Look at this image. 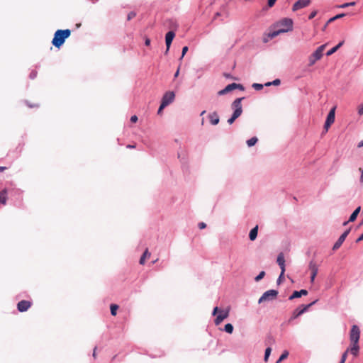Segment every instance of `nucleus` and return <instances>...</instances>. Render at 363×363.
Segmentation results:
<instances>
[{"label": "nucleus", "instance_id": "f704fd0d", "mask_svg": "<svg viewBox=\"0 0 363 363\" xmlns=\"http://www.w3.org/2000/svg\"><path fill=\"white\" fill-rule=\"evenodd\" d=\"M185 153L182 151L181 152H178V158L180 160L181 162H185L186 157H185Z\"/></svg>", "mask_w": 363, "mask_h": 363}, {"label": "nucleus", "instance_id": "aec40b11", "mask_svg": "<svg viewBox=\"0 0 363 363\" xmlns=\"http://www.w3.org/2000/svg\"><path fill=\"white\" fill-rule=\"evenodd\" d=\"M346 15H347V13H341L337 14L335 16L329 18L328 21H327V23H325L324 28H325L329 23H332V22H335V21L342 18L345 17Z\"/></svg>", "mask_w": 363, "mask_h": 363}, {"label": "nucleus", "instance_id": "423d86ee", "mask_svg": "<svg viewBox=\"0 0 363 363\" xmlns=\"http://www.w3.org/2000/svg\"><path fill=\"white\" fill-rule=\"evenodd\" d=\"M326 46V44L319 46L315 51L309 57V65L311 66L315 63V62L320 60L323 56V52Z\"/></svg>", "mask_w": 363, "mask_h": 363}, {"label": "nucleus", "instance_id": "f257e3e1", "mask_svg": "<svg viewBox=\"0 0 363 363\" xmlns=\"http://www.w3.org/2000/svg\"><path fill=\"white\" fill-rule=\"evenodd\" d=\"M360 338V330L357 325H353L350 332V347L342 353L341 359L346 361L347 354L350 352L354 357H357L359 352V340Z\"/></svg>", "mask_w": 363, "mask_h": 363}, {"label": "nucleus", "instance_id": "cd10ccee", "mask_svg": "<svg viewBox=\"0 0 363 363\" xmlns=\"http://www.w3.org/2000/svg\"><path fill=\"white\" fill-rule=\"evenodd\" d=\"M118 309V306L114 303L111 304L110 310L111 314L115 316L117 314V310Z\"/></svg>", "mask_w": 363, "mask_h": 363}, {"label": "nucleus", "instance_id": "5701e85b", "mask_svg": "<svg viewBox=\"0 0 363 363\" xmlns=\"http://www.w3.org/2000/svg\"><path fill=\"white\" fill-rule=\"evenodd\" d=\"M308 268L311 271V273L318 274V266L313 259H312L309 262Z\"/></svg>", "mask_w": 363, "mask_h": 363}, {"label": "nucleus", "instance_id": "2f4dec72", "mask_svg": "<svg viewBox=\"0 0 363 363\" xmlns=\"http://www.w3.org/2000/svg\"><path fill=\"white\" fill-rule=\"evenodd\" d=\"M265 276V272L264 271H262L259 273L258 275H257L255 277V281H259L261 279H262Z\"/></svg>", "mask_w": 363, "mask_h": 363}, {"label": "nucleus", "instance_id": "dca6fc26", "mask_svg": "<svg viewBox=\"0 0 363 363\" xmlns=\"http://www.w3.org/2000/svg\"><path fill=\"white\" fill-rule=\"evenodd\" d=\"M335 107L332 108L328 113L325 121L328 123L333 124L335 121Z\"/></svg>", "mask_w": 363, "mask_h": 363}, {"label": "nucleus", "instance_id": "c756f323", "mask_svg": "<svg viewBox=\"0 0 363 363\" xmlns=\"http://www.w3.org/2000/svg\"><path fill=\"white\" fill-rule=\"evenodd\" d=\"M271 352H272V348L268 347L265 349V352H264V360L265 362H267L270 354H271Z\"/></svg>", "mask_w": 363, "mask_h": 363}, {"label": "nucleus", "instance_id": "6e6d98bb", "mask_svg": "<svg viewBox=\"0 0 363 363\" xmlns=\"http://www.w3.org/2000/svg\"><path fill=\"white\" fill-rule=\"evenodd\" d=\"M235 120H233V118L232 117H230L228 119V123L229 124H233L234 123Z\"/></svg>", "mask_w": 363, "mask_h": 363}, {"label": "nucleus", "instance_id": "39448f33", "mask_svg": "<svg viewBox=\"0 0 363 363\" xmlns=\"http://www.w3.org/2000/svg\"><path fill=\"white\" fill-rule=\"evenodd\" d=\"M279 292L275 289H270L265 291L258 300V303H262L264 301H271L275 299Z\"/></svg>", "mask_w": 363, "mask_h": 363}, {"label": "nucleus", "instance_id": "a878e982", "mask_svg": "<svg viewBox=\"0 0 363 363\" xmlns=\"http://www.w3.org/2000/svg\"><path fill=\"white\" fill-rule=\"evenodd\" d=\"M258 141V139L257 137H252L250 139L247 140V145L248 147H252L254 146Z\"/></svg>", "mask_w": 363, "mask_h": 363}, {"label": "nucleus", "instance_id": "473e14b6", "mask_svg": "<svg viewBox=\"0 0 363 363\" xmlns=\"http://www.w3.org/2000/svg\"><path fill=\"white\" fill-rule=\"evenodd\" d=\"M284 272H285V271H281V274H279V277L277 279V284H280L282 282V281L284 280Z\"/></svg>", "mask_w": 363, "mask_h": 363}, {"label": "nucleus", "instance_id": "4c0bfd02", "mask_svg": "<svg viewBox=\"0 0 363 363\" xmlns=\"http://www.w3.org/2000/svg\"><path fill=\"white\" fill-rule=\"evenodd\" d=\"M136 16V13L134 12V11H130L128 16H127V19L128 21H130L131 20L132 18H133L135 16Z\"/></svg>", "mask_w": 363, "mask_h": 363}, {"label": "nucleus", "instance_id": "f03ea898", "mask_svg": "<svg viewBox=\"0 0 363 363\" xmlns=\"http://www.w3.org/2000/svg\"><path fill=\"white\" fill-rule=\"evenodd\" d=\"M293 20L289 18H284L277 21L274 27V30L270 32L268 36L272 39L279 35L281 33H286L293 30Z\"/></svg>", "mask_w": 363, "mask_h": 363}, {"label": "nucleus", "instance_id": "864d4df0", "mask_svg": "<svg viewBox=\"0 0 363 363\" xmlns=\"http://www.w3.org/2000/svg\"><path fill=\"white\" fill-rule=\"evenodd\" d=\"M344 44V41H340L337 45H335V47L337 48V50L341 48L342 46V45Z\"/></svg>", "mask_w": 363, "mask_h": 363}, {"label": "nucleus", "instance_id": "69168bd1", "mask_svg": "<svg viewBox=\"0 0 363 363\" xmlns=\"http://www.w3.org/2000/svg\"><path fill=\"white\" fill-rule=\"evenodd\" d=\"M135 147V145H127V148H134Z\"/></svg>", "mask_w": 363, "mask_h": 363}, {"label": "nucleus", "instance_id": "7c9ffc66", "mask_svg": "<svg viewBox=\"0 0 363 363\" xmlns=\"http://www.w3.org/2000/svg\"><path fill=\"white\" fill-rule=\"evenodd\" d=\"M252 87L255 89L256 91H260L263 89L264 84L259 83H253L252 84Z\"/></svg>", "mask_w": 363, "mask_h": 363}, {"label": "nucleus", "instance_id": "4468645a", "mask_svg": "<svg viewBox=\"0 0 363 363\" xmlns=\"http://www.w3.org/2000/svg\"><path fill=\"white\" fill-rule=\"evenodd\" d=\"M228 316V311H220L214 320L216 325H218L224 319Z\"/></svg>", "mask_w": 363, "mask_h": 363}, {"label": "nucleus", "instance_id": "ddd939ff", "mask_svg": "<svg viewBox=\"0 0 363 363\" xmlns=\"http://www.w3.org/2000/svg\"><path fill=\"white\" fill-rule=\"evenodd\" d=\"M308 291L306 289H301L300 291H294L291 295L289 297V300H293L294 298H300L302 296H306Z\"/></svg>", "mask_w": 363, "mask_h": 363}, {"label": "nucleus", "instance_id": "0eeeda50", "mask_svg": "<svg viewBox=\"0 0 363 363\" xmlns=\"http://www.w3.org/2000/svg\"><path fill=\"white\" fill-rule=\"evenodd\" d=\"M245 99V97H240L235 99L231 104V108L233 109V113L240 117L242 113V101Z\"/></svg>", "mask_w": 363, "mask_h": 363}, {"label": "nucleus", "instance_id": "09e8293b", "mask_svg": "<svg viewBox=\"0 0 363 363\" xmlns=\"http://www.w3.org/2000/svg\"><path fill=\"white\" fill-rule=\"evenodd\" d=\"M206 227V224L203 222H201L199 223V228L200 229H204Z\"/></svg>", "mask_w": 363, "mask_h": 363}, {"label": "nucleus", "instance_id": "f3484780", "mask_svg": "<svg viewBox=\"0 0 363 363\" xmlns=\"http://www.w3.org/2000/svg\"><path fill=\"white\" fill-rule=\"evenodd\" d=\"M277 262L280 267L281 271H285V259L284 254L282 252L278 255Z\"/></svg>", "mask_w": 363, "mask_h": 363}, {"label": "nucleus", "instance_id": "de8ad7c7", "mask_svg": "<svg viewBox=\"0 0 363 363\" xmlns=\"http://www.w3.org/2000/svg\"><path fill=\"white\" fill-rule=\"evenodd\" d=\"M138 118L137 116L133 115V116H131V118H130V121H131L132 123H136V122L138 121Z\"/></svg>", "mask_w": 363, "mask_h": 363}, {"label": "nucleus", "instance_id": "49530a36", "mask_svg": "<svg viewBox=\"0 0 363 363\" xmlns=\"http://www.w3.org/2000/svg\"><path fill=\"white\" fill-rule=\"evenodd\" d=\"M331 125L332 124L328 123V122L325 121L324 129H325V132H327L328 130V128L330 127Z\"/></svg>", "mask_w": 363, "mask_h": 363}, {"label": "nucleus", "instance_id": "603ef678", "mask_svg": "<svg viewBox=\"0 0 363 363\" xmlns=\"http://www.w3.org/2000/svg\"><path fill=\"white\" fill-rule=\"evenodd\" d=\"M344 44V41H340L337 45H335V47L337 48V50L341 48L342 46V45Z\"/></svg>", "mask_w": 363, "mask_h": 363}, {"label": "nucleus", "instance_id": "c03bdc74", "mask_svg": "<svg viewBox=\"0 0 363 363\" xmlns=\"http://www.w3.org/2000/svg\"><path fill=\"white\" fill-rule=\"evenodd\" d=\"M358 114L360 116L363 115V104L358 107Z\"/></svg>", "mask_w": 363, "mask_h": 363}, {"label": "nucleus", "instance_id": "72a5a7b5", "mask_svg": "<svg viewBox=\"0 0 363 363\" xmlns=\"http://www.w3.org/2000/svg\"><path fill=\"white\" fill-rule=\"evenodd\" d=\"M233 86H235L234 89H239L240 91L245 90L244 86L241 84L233 83Z\"/></svg>", "mask_w": 363, "mask_h": 363}, {"label": "nucleus", "instance_id": "bf43d9fd", "mask_svg": "<svg viewBox=\"0 0 363 363\" xmlns=\"http://www.w3.org/2000/svg\"><path fill=\"white\" fill-rule=\"evenodd\" d=\"M96 349H97V347H95L94 348V351H93V354H92V355H93V357H94V358H96Z\"/></svg>", "mask_w": 363, "mask_h": 363}, {"label": "nucleus", "instance_id": "6ab92c4d", "mask_svg": "<svg viewBox=\"0 0 363 363\" xmlns=\"http://www.w3.org/2000/svg\"><path fill=\"white\" fill-rule=\"evenodd\" d=\"M257 233H258V225H256L250 230V233H249V239L251 241H254L257 237Z\"/></svg>", "mask_w": 363, "mask_h": 363}, {"label": "nucleus", "instance_id": "37998d69", "mask_svg": "<svg viewBox=\"0 0 363 363\" xmlns=\"http://www.w3.org/2000/svg\"><path fill=\"white\" fill-rule=\"evenodd\" d=\"M166 106L164 105H163L162 104H160V106H159V108L157 110V114H161L163 109L165 108Z\"/></svg>", "mask_w": 363, "mask_h": 363}, {"label": "nucleus", "instance_id": "a19ab883", "mask_svg": "<svg viewBox=\"0 0 363 363\" xmlns=\"http://www.w3.org/2000/svg\"><path fill=\"white\" fill-rule=\"evenodd\" d=\"M317 13L318 11H313L308 16V19L309 20H311L313 19L316 15H317Z\"/></svg>", "mask_w": 363, "mask_h": 363}, {"label": "nucleus", "instance_id": "338daca9", "mask_svg": "<svg viewBox=\"0 0 363 363\" xmlns=\"http://www.w3.org/2000/svg\"><path fill=\"white\" fill-rule=\"evenodd\" d=\"M27 105L30 107V108H33V107H35V106H37L36 105H32V104H30L27 102Z\"/></svg>", "mask_w": 363, "mask_h": 363}, {"label": "nucleus", "instance_id": "4d7b16f0", "mask_svg": "<svg viewBox=\"0 0 363 363\" xmlns=\"http://www.w3.org/2000/svg\"><path fill=\"white\" fill-rule=\"evenodd\" d=\"M145 44L147 46H149L150 45V40L149 38H146L145 40Z\"/></svg>", "mask_w": 363, "mask_h": 363}, {"label": "nucleus", "instance_id": "20e7f679", "mask_svg": "<svg viewBox=\"0 0 363 363\" xmlns=\"http://www.w3.org/2000/svg\"><path fill=\"white\" fill-rule=\"evenodd\" d=\"M318 299L312 301L311 303L306 304V305H301L299 307L296 308L292 313V315L289 319V323H291L293 320L297 318L304 313H306L308 308L314 305L315 303H317Z\"/></svg>", "mask_w": 363, "mask_h": 363}, {"label": "nucleus", "instance_id": "052dcab7", "mask_svg": "<svg viewBox=\"0 0 363 363\" xmlns=\"http://www.w3.org/2000/svg\"><path fill=\"white\" fill-rule=\"evenodd\" d=\"M357 147H363V140H361V141L358 143Z\"/></svg>", "mask_w": 363, "mask_h": 363}, {"label": "nucleus", "instance_id": "5fc2aeb1", "mask_svg": "<svg viewBox=\"0 0 363 363\" xmlns=\"http://www.w3.org/2000/svg\"><path fill=\"white\" fill-rule=\"evenodd\" d=\"M223 75L227 79H233V76L230 74L224 73Z\"/></svg>", "mask_w": 363, "mask_h": 363}, {"label": "nucleus", "instance_id": "a211bd4d", "mask_svg": "<svg viewBox=\"0 0 363 363\" xmlns=\"http://www.w3.org/2000/svg\"><path fill=\"white\" fill-rule=\"evenodd\" d=\"M234 86L233 83L227 85L224 89L220 90L218 92V96H223V95H225L226 94H228V92L234 90Z\"/></svg>", "mask_w": 363, "mask_h": 363}, {"label": "nucleus", "instance_id": "1a4fd4ad", "mask_svg": "<svg viewBox=\"0 0 363 363\" xmlns=\"http://www.w3.org/2000/svg\"><path fill=\"white\" fill-rule=\"evenodd\" d=\"M350 232V228L346 230L337 239V240L335 242L333 247V250H337L340 247L343 242L345 240L346 238L347 237L348 234Z\"/></svg>", "mask_w": 363, "mask_h": 363}, {"label": "nucleus", "instance_id": "4be33fe9", "mask_svg": "<svg viewBox=\"0 0 363 363\" xmlns=\"http://www.w3.org/2000/svg\"><path fill=\"white\" fill-rule=\"evenodd\" d=\"M7 200V189H4L0 191V203L2 204H6Z\"/></svg>", "mask_w": 363, "mask_h": 363}, {"label": "nucleus", "instance_id": "a18cd8bd", "mask_svg": "<svg viewBox=\"0 0 363 363\" xmlns=\"http://www.w3.org/2000/svg\"><path fill=\"white\" fill-rule=\"evenodd\" d=\"M220 311H221V310H220V309H219V308H218V306H216V307H215V308H213V312H212V315L215 316V315L217 314V313H218V312H219V313H220Z\"/></svg>", "mask_w": 363, "mask_h": 363}, {"label": "nucleus", "instance_id": "0e129e2a", "mask_svg": "<svg viewBox=\"0 0 363 363\" xmlns=\"http://www.w3.org/2000/svg\"><path fill=\"white\" fill-rule=\"evenodd\" d=\"M230 117H232L233 118V120H235V121L238 118V116H237L236 115H234L233 113L231 115Z\"/></svg>", "mask_w": 363, "mask_h": 363}, {"label": "nucleus", "instance_id": "774afa93", "mask_svg": "<svg viewBox=\"0 0 363 363\" xmlns=\"http://www.w3.org/2000/svg\"><path fill=\"white\" fill-rule=\"evenodd\" d=\"M5 169V167H0V172H3Z\"/></svg>", "mask_w": 363, "mask_h": 363}, {"label": "nucleus", "instance_id": "7ed1b4c3", "mask_svg": "<svg viewBox=\"0 0 363 363\" xmlns=\"http://www.w3.org/2000/svg\"><path fill=\"white\" fill-rule=\"evenodd\" d=\"M71 35L69 29H58L54 33V37L52 40V44L57 48L60 49L65 43L67 38Z\"/></svg>", "mask_w": 363, "mask_h": 363}, {"label": "nucleus", "instance_id": "c9c22d12", "mask_svg": "<svg viewBox=\"0 0 363 363\" xmlns=\"http://www.w3.org/2000/svg\"><path fill=\"white\" fill-rule=\"evenodd\" d=\"M337 51V48L334 46L326 52L327 56H330Z\"/></svg>", "mask_w": 363, "mask_h": 363}, {"label": "nucleus", "instance_id": "393cba45", "mask_svg": "<svg viewBox=\"0 0 363 363\" xmlns=\"http://www.w3.org/2000/svg\"><path fill=\"white\" fill-rule=\"evenodd\" d=\"M355 4H356L355 1H351V2L344 3V4H340V5H337L336 7L339 8V9H345V8H347L349 6H353Z\"/></svg>", "mask_w": 363, "mask_h": 363}, {"label": "nucleus", "instance_id": "6e6552de", "mask_svg": "<svg viewBox=\"0 0 363 363\" xmlns=\"http://www.w3.org/2000/svg\"><path fill=\"white\" fill-rule=\"evenodd\" d=\"M174 98H175V94L174 91H167L164 93V94L163 95V96L162 98L161 104H162L165 106H167L174 101Z\"/></svg>", "mask_w": 363, "mask_h": 363}, {"label": "nucleus", "instance_id": "c85d7f7f", "mask_svg": "<svg viewBox=\"0 0 363 363\" xmlns=\"http://www.w3.org/2000/svg\"><path fill=\"white\" fill-rule=\"evenodd\" d=\"M288 356H289V352L286 350L284 351L283 353L279 357L278 360L277 361V363H280L281 361H283L284 359L287 358Z\"/></svg>", "mask_w": 363, "mask_h": 363}, {"label": "nucleus", "instance_id": "9b49d317", "mask_svg": "<svg viewBox=\"0 0 363 363\" xmlns=\"http://www.w3.org/2000/svg\"><path fill=\"white\" fill-rule=\"evenodd\" d=\"M311 4V0H298L296 1L293 6L292 11H296L299 9L307 7Z\"/></svg>", "mask_w": 363, "mask_h": 363}, {"label": "nucleus", "instance_id": "2eb2a0df", "mask_svg": "<svg viewBox=\"0 0 363 363\" xmlns=\"http://www.w3.org/2000/svg\"><path fill=\"white\" fill-rule=\"evenodd\" d=\"M208 118L210 120V123L213 125L218 124L220 121V118L216 112L210 113L208 115Z\"/></svg>", "mask_w": 363, "mask_h": 363}, {"label": "nucleus", "instance_id": "f8f14e48", "mask_svg": "<svg viewBox=\"0 0 363 363\" xmlns=\"http://www.w3.org/2000/svg\"><path fill=\"white\" fill-rule=\"evenodd\" d=\"M31 302L26 300H22L17 304V309L20 312H26L31 306Z\"/></svg>", "mask_w": 363, "mask_h": 363}, {"label": "nucleus", "instance_id": "b1692460", "mask_svg": "<svg viewBox=\"0 0 363 363\" xmlns=\"http://www.w3.org/2000/svg\"><path fill=\"white\" fill-rule=\"evenodd\" d=\"M147 256H150V253L149 252L148 249H146L145 250V252H143V254L142 255V256L140 257V260H139V263L140 264L143 265L145 264V258Z\"/></svg>", "mask_w": 363, "mask_h": 363}, {"label": "nucleus", "instance_id": "13d9d810", "mask_svg": "<svg viewBox=\"0 0 363 363\" xmlns=\"http://www.w3.org/2000/svg\"><path fill=\"white\" fill-rule=\"evenodd\" d=\"M264 86H272V82H268L265 83V84H264Z\"/></svg>", "mask_w": 363, "mask_h": 363}, {"label": "nucleus", "instance_id": "9d476101", "mask_svg": "<svg viewBox=\"0 0 363 363\" xmlns=\"http://www.w3.org/2000/svg\"><path fill=\"white\" fill-rule=\"evenodd\" d=\"M174 37H175V33L173 30H169L166 33L165 44H166L167 49L164 52L165 55L168 53Z\"/></svg>", "mask_w": 363, "mask_h": 363}, {"label": "nucleus", "instance_id": "ea45409f", "mask_svg": "<svg viewBox=\"0 0 363 363\" xmlns=\"http://www.w3.org/2000/svg\"><path fill=\"white\" fill-rule=\"evenodd\" d=\"M277 0H267V7L271 8L274 6Z\"/></svg>", "mask_w": 363, "mask_h": 363}, {"label": "nucleus", "instance_id": "8fccbe9b", "mask_svg": "<svg viewBox=\"0 0 363 363\" xmlns=\"http://www.w3.org/2000/svg\"><path fill=\"white\" fill-rule=\"evenodd\" d=\"M316 275H317V274L311 273V282L313 283L314 281Z\"/></svg>", "mask_w": 363, "mask_h": 363}, {"label": "nucleus", "instance_id": "bb28decb", "mask_svg": "<svg viewBox=\"0 0 363 363\" xmlns=\"http://www.w3.org/2000/svg\"><path fill=\"white\" fill-rule=\"evenodd\" d=\"M233 325L231 323H227L224 326V331L227 333L231 334L233 332Z\"/></svg>", "mask_w": 363, "mask_h": 363}, {"label": "nucleus", "instance_id": "e433bc0d", "mask_svg": "<svg viewBox=\"0 0 363 363\" xmlns=\"http://www.w3.org/2000/svg\"><path fill=\"white\" fill-rule=\"evenodd\" d=\"M189 50V48L187 46H184L182 48V56L180 57V60H182L187 51Z\"/></svg>", "mask_w": 363, "mask_h": 363}, {"label": "nucleus", "instance_id": "3c124183", "mask_svg": "<svg viewBox=\"0 0 363 363\" xmlns=\"http://www.w3.org/2000/svg\"><path fill=\"white\" fill-rule=\"evenodd\" d=\"M363 240V233L359 236V238L356 240V242H359Z\"/></svg>", "mask_w": 363, "mask_h": 363}, {"label": "nucleus", "instance_id": "e2e57ef3", "mask_svg": "<svg viewBox=\"0 0 363 363\" xmlns=\"http://www.w3.org/2000/svg\"><path fill=\"white\" fill-rule=\"evenodd\" d=\"M179 73V69H178L177 70V72L174 73V78H176V77H178Z\"/></svg>", "mask_w": 363, "mask_h": 363}, {"label": "nucleus", "instance_id": "680f3d73", "mask_svg": "<svg viewBox=\"0 0 363 363\" xmlns=\"http://www.w3.org/2000/svg\"><path fill=\"white\" fill-rule=\"evenodd\" d=\"M359 180H360V182L363 183V169L362 170Z\"/></svg>", "mask_w": 363, "mask_h": 363}, {"label": "nucleus", "instance_id": "412c9836", "mask_svg": "<svg viewBox=\"0 0 363 363\" xmlns=\"http://www.w3.org/2000/svg\"><path fill=\"white\" fill-rule=\"evenodd\" d=\"M360 211H361L360 206H358L357 208H356L355 210L350 215V216L349 218V221L354 222L357 219Z\"/></svg>", "mask_w": 363, "mask_h": 363}, {"label": "nucleus", "instance_id": "79ce46f5", "mask_svg": "<svg viewBox=\"0 0 363 363\" xmlns=\"http://www.w3.org/2000/svg\"><path fill=\"white\" fill-rule=\"evenodd\" d=\"M272 82L273 86H279L281 84V80L279 79H275Z\"/></svg>", "mask_w": 363, "mask_h": 363}, {"label": "nucleus", "instance_id": "58836bf2", "mask_svg": "<svg viewBox=\"0 0 363 363\" xmlns=\"http://www.w3.org/2000/svg\"><path fill=\"white\" fill-rule=\"evenodd\" d=\"M37 71L33 70L29 74V77L30 79H34L37 77Z\"/></svg>", "mask_w": 363, "mask_h": 363}]
</instances>
